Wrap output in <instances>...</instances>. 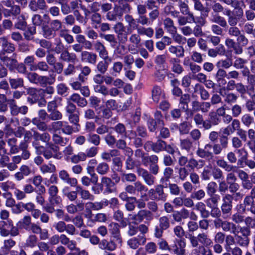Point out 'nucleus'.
I'll return each mask as SVG.
<instances>
[{
	"label": "nucleus",
	"instance_id": "obj_3",
	"mask_svg": "<svg viewBox=\"0 0 255 255\" xmlns=\"http://www.w3.org/2000/svg\"><path fill=\"white\" fill-rule=\"evenodd\" d=\"M194 255H212V251L209 248L212 246L213 241L209 235L205 232L199 233L196 236L189 235L188 237Z\"/></svg>",
	"mask_w": 255,
	"mask_h": 255
},
{
	"label": "nucleus",
	"instance_id": "obj_17",
	"mask_svg": "<svg viewBox=\"0 0 255 255\" xmlns=\"http://www.w3.org/2000/svg\"><path fill=\"white\" fill-rule=\"evenodd\" d=\"M58 188L55 185L50 186L48 189V200L52 205H58L61 201L60 197L58 195Z\"/></svg>",
	"mask_w": 255,
	"mask_h": 255
},
{
	"label": "nucleus",
	"instance_id": "obj_61",
	"mask_svg": "<svg viewBox=\"0 0 255 255\" xmlns=\"http://www.w3.org/2000/svg\"><path fill=\"white\" fill-rule=\"evenodd\" d=\"M48 113V118L51 121L61 120L63 118L62 114L58 110H53L47 111Z\"/></svg>",
	"mask_w": 255,
	"mask_h": 255
},
{
	"label": "nucleus",
	"instance_id": "obj_32",
	"mask_svg": "<svg viewBox=\"0 0 255 255\" xmlns=\"http://www.w3.org/2000/svg\"><path fill=\"white\" fill-rule=\"evenodd\" d=\"M60 58L64 61L75 63L78 61L77 55L74 53H70L68 50H64L60 55Z\"/></svg>",
	"mask_w": 255,
	"mask_h": 255
},
{
	"label": "nucleus",
	"instance_id": "obj_23",
	"mask_svg": "<svg viewBox=\"0 0 255 255\" xmlns=\"http://www.w3.org/2000/svg\"><path fill=\"white\" fill-rule=\"evenodd\" d=\"M0 61L2 63V65L5 66L10 71L15 70L17 65V60L12 57L0 55Z\"/></svg>",
	"mask_w": 255,
	"mask_h": 255
},
{
	"label": "nucleus",
	"instance_id": "obj_36",
	"mask_svg": "<svg viewBox=\"0 0 255 255\" xmlns=\"http://www.w3.org/2000/svg\"><path fill=\"white\" fill-rule=\"evenodd\" d=\"M194 93L200 95L202 100H206L209 98L210 94L204 87L199 84H196L194 87Z\"/></svg>",
	"mask_w": 255,
	"mask_h": 255
},
{
	"label": "nucleus",
	"instance_id": "obj_30",
	"mask_svg": "<svg viewBox=\"0 0 255 255\" xmlns=\"http://www.w3.org/2000/svg\"><path fill=\"white\" fill-rule=\"evenodd\" d=\"M210 149H211V144L207 143L204 146V148H198L196 153L200 158H212L213 156V153L209 151Z\"/></svg>",
	"mask_w": 255,
	"mask_h": 255
},
{
	"label": "nucleus",
	"instance_id": "obj_19",
	"mask_svg": "<svg viewBox=\"0 0 255 255\" xmlns=\"http://www.w3.org/2000/svg\"><path fill=\"white\" fill-rule=\"evenodd\" d=\"M192 109L196 113H198L201 111L203 113H207L210 108L211 104L210 102H200L198 101H193L191 103Z\"/></svg>",
	"mask_w": 255,
	"mask_h": 255
},
{
	"label": "nucleus",
	"instance_id": "obj_38",
	"mask_svg": "<svg viewBox=\"0 0 255 255\" xmlns=\"http://www.w3.org/2000/svg\"><path fill=\"white\" fill-rule=\"evenodd\" d=\"M151 97L153 101L158 103L164 97L162 90L160 86L155 85L151 90Z\"/></svg>",
	"mask_w": 255,
	"mask_h": 255
},
{
	"label": "nucleus",
	"instance_id": "obj_26",
	"mask_svg": "<svg viewBox=\"0 0 255 255\" xmlns=\"http://www.w3.org/2000/svg\"><path fill=\"white\" fill-rule=\"evenodd\" d=\"M146 239L144 235L138 236L128 240L127 242L128 246L132 249H137L140 245H143L145 244Z\"/></svg>",
	"mask_w": 255,
	"mask_h": 255
},
{
	"label": "nucleus",
	"instance_id": "obj_57",
	"mask_svg": "<svg viewBox=\"0 0 255 255\" xmlns=\"http://www.w3.org/2000/svg\"><path fill=\"white\" fill-rule=\"evenodd\" d=\"M96 170L98 174L104 175L109 172L110 167L109 164L106 162H102L98 164Z\"/></svg>",
	"mask_w": 255,
	"mask_h": 255
},
{
	"label": "nucleus",
	"instance_id": "obj_45",
	"mask_svg": "<svg viewBox=\"0 0 255 255\" xmlns=\"http://www.w3.org/2000/svg\"><path fill=\"white\" fill-rule=\"evenodd\" d=\"M138 135L142 137H145L147 136V133L146 128L142 126H138L136 128V131L133 130L130 131V134L128 136V138L131 139L134 136Z\"/></svg>",
	"mask_w": 255,
	"mask_h": 255
},
{
	"label": "nucleus",
	"instance_id": "obj_13",
	"mask_svg": "<svg viewBox=\"0 0 255 255\" xmlns=\"http://www.w3.org/2000/svg\"><path fill=\"white\" fill-rule=\"evenodd\" d=\"M223 204L221 206V210L223 214L228 217L231 215L232 209V196L229 194H226L223 197Z\"/></svg>",
	"mask_w": 255,
	"mask_h": 255
},
{
	"label": "nucleus",
	"instance_id": "obj_53",
	"mask_svg": "<svg viewBox=\"0 0 255 255\" xmlns=\"http://www.w3.org/2000/svg\"><path fill=\"white\" fill-rule=\"evenodd\" d=\"M109 231L114 238H117L119 242H121V239L119 238L120 229L119 225L116 223H111L109 225Z\"/></svg>",
	"mask_w": 255,
	"mask_h": 255
},
{
	"label": "nucleus",
	"instance_id": "obj_20",
	"mask_svg": "<svg viewBox=\"0 0 255 255\" xmlns=\"http://www.w3.org/2000/svg\"><path fill=\"white\" fill-rule=\"evenodd\" d=\"M98 56L94 52L88 51H83L80 54L81 62L95 65L97 60Z\"/></svg>",
	"mask_w": 255,
	"mask_h": 255
},
{
	"label": "nucleus",
	"instance_id": "obj_50",
	"mask_svg": "<svg viewBox=\"0 0 255 255\" xmlns=\"http://www.w3.org/2000/svg\"><path fill=\"white\" fill-rule=\"evenodd\" d=\"M236 90L240 94V97L242 99H248L247 95H249L250 92L248 91L246 86L244 85L242 83H237Z\"/></svg>",
	"mask_w": 255,
	"mask_h": 255
},
{
	"label": "nucleus",
	"instance_id": "obj_37",
	"mask_svg": "<svg viewBox=\"0 0 255 255\" xmlns=\"http://www.w3.org/2000/svg\"><path fill=\"white\" fill-rule=\"evenodd\" d=\"M168 194L164 192V186L158 184L156 186L155 201L165 202L167 198Z\"/></svg>",
	"mask_w": 255,
	"mask_h": 255
},
{
	"label": "nucleus",
	"instance_id": "obj_25",
	"mask_svg": "<svg viewBox=\"0 0 255 255\" xmlns=\"http://www.w3.org/2000/svg\"><path fill=\"white\" fill-rule=\"evenodd\" d=\"M235 8L237 10L235 14L232 15L228 18V23L230 26H236L239 22V20L242 18L244 15L243 9L239 6H235Z\"/></svg>",
	"mask_w": 255,
	"mask_h": 255
},
{
	"label": "nucleus",
	"instance_id": "obj_2",
	"mask_svg": "<svg viewBox=\"0 0 255 255\" xmlns=\"http://www.w3.org/2000/svg\"><path fill=\"white\" fill-rule=\"evenodd\" d=\"M127 26L124 25L122 22H118L114 26V31L117 34L119 42L125 44L128 40V36L133 30L140 32L141 31L153 30L151 27H145L139 25L138 19H135L129 14H126L124 16Z\"/></svg>",
	"mask_w": 255,
	"mask_h": 255
},
{
	"label": "nucleus",
	"instance_id": "obj_60",
	"mask_svg": "<svg viewBox=\"0 0 255 255\" xmlns=\"http://www.w3.org/2000/svg\"><path fill=\"white\" fill-rule=\"evenodd\" d=\"M9 82L11 88L13 89H16L19 87L23 86V79L21 78H9Z\"/></svg>",
	"mask_w": 255,
	"mask_h": 255
},
{
	"label": "nucleus",
	"instance_id": "obj_5",
	"mask_svg": "<svg viewBox=\"0 0 255 255\" xmlns=\"http://www.w3.org/2000/svg\"><path fill=\"white\" fill-rule=\"evenodd\" d=\"M213 12L211 14L209 18L210 21L219 24L223 27L227 26V22L225 18L220 16L218 13L221 12L224 10V7L219 2H215L212 5Z\"/></svg>",
	"mask_w": 255,
	"mask_h": 255
},
{
	"label": "nucleus",
	"instance_id": "obj_54",
	"mask_svg": "<svg viewBox=\"0 0 255 255\" xmlns=\"http://www.w3.org/2000/svg\"><path fill=\"white\" fill-rule=\"evenodd\" d=\"M139 222H141L144 219L151 221L153 218V216L151 211L148 210L142 209L138 212Z\"/></svg>",
	"mask_w": 255,
	"mask_h": 255
},
{
	"label": "nucleus",
	"instance_id": "obj_52",
	"mask_svg": "<svg viewBox=\"0 0 255 255\" xmlns=\"http://www.w3.org/2000/svg\"><path fill=\"white\" fill-rule=\"evenodd\" d=\"M91 72V68L88 66L82 67L81 69V72L79 74L78 79L82 83H84L87 80V77Z\"/></svg>",
	"mask_w": 255,
	"mask_h": 255
},
{
	"label": "nucleus",
	"instance_id": "obj_18",
	"mask_svg": "<svg viewBox=\"0 0 255 255\" xmlns=\"http://www.w3.org/2000/svg\"><path fill=\"white\" fill-rule=\"evenodd\" d=\"M114 10L119 18H121L124 13L129 14L131 10V7L127 2H121L119 4H115Z\"/></svg>",
	"mask_w": 255,
	"mask_h": 255
},
{
	"label": "nucleus",
	"instance_id": "obj_11",
	"mask_svg": "<svg viewBox=\"0 0 255 255\" xmlns=\"http://www.w3.org/2000/svg\"><path fill=\"white\" fill-rule=\"evenodd\" d=\"M136 173L138 176L142 178L144 183L149 186H152L154 185L156 181V178L154 175L150 173L147 170L141 167H138L136 169Z\"/></svg>",
	"mask_w": 255,
	"mask_h": 255
},
{
	"label": "nucleus",
	"instance_id": "obj_62",
	"mask_svg": "<svg viewBox=\"0 0 255 255\" xmlns=\"http://www.w3.org/2000/svg\"><path fill=\"white\" fill-rule=\"evenodd\" d=\"M190 101V96L188 94H185L181 96L179 101V106L180 109H187L188 104Z\"/></svg>",
	"mask_w": 255,
	"mask_h": 255
},
{
	"label": "nucleus",
	"instance_id": "obj_33",
	"mask_svg": "<svg viewBox=\"0 0 255 255\" xmlns=\"http://www.w3.org/2000/svg\"><path fill=\"white\" fill-rule=\"evenodd\" d=\"M0 41H1V46L2 50L3 52L10 54L15 51V47L14 45L9 42L6 37H2V39H0Z\"/></svg>",
	"mask_w": 255,
	"mask_h": 255
},
{
	"label": "nucleus",
	"instance_id": "obj_15",
	"mask_svg": "<svg viewBox=\"0 0 255 255\" xmlns=\"http://www.w3.org/2000/svg\"><path fill=\"white\" fill-rule=\"evenodd\" d=\"M221 122V118L218 117L215 112H210L208 114V118L206 119V122L204 126L206 127V130L211 129L213 126H216L220 124Z\"/></svg>",
	"mask_w": 255,
	"mask_h": 255
},
{
	"label": "nucleus",
	"instance_id": "obj_31",
	"mask_svg": "<svg viewBox=\"0 0 255 255\" xmlns=\"http://www.w3.org/2000/svg\"><path fill=\"white\" fill-rule=\"evenodd\" d=\"M117 244L113 240L108 241L103 239L101 241L99 248L103 250L114 251L117 248Z\"/></svg>",
	"mask_w": 255,
	"mask_h": 255
},
{
	"label": "nucleus",
	"instance_id": "obj_6",
	"mask_svg": "<svg viewBox=\"0 0 255 255\" xmlns=\"http://www.w3.org/2000/svg\"><path fill=\"white\" fill-rule=\"evenodd\" d=\"M18 228L14 225L12 220H0V235L7 237L9 235L15 237L19 234Z\"/></svg>",
	"mask_w": 255,
	"mask_h": 255
},
{
	"label": "nucleus",
	"instance_id": "obj_9",
	"mask_svg": "<svg viewBox=\"0 0 255 255\" xmlns=\"http://www.w3.org/2000/svg\"><path fill=\"white\" fill-rule=\"evenodd\" d=\"M128 38L129 42L134 46L138 48L140 45L141 38L140 36L145 35L148 38H151L154 34V30L141 31L140 32L131 33Z\"/></svg>",
	"mask_w": 255,
	"mask_h": 255
},
{
	"label": "nucleus",
	"instance_id": "obj_14",
	"mask_svg": "<svg viewBox=\"0 0 255 255\" xmlns=\"http://www.w3.org/2000/svg\"><path fill=\"white\" fill-rule=\"evenodd\" d=\"M244 213H250L255 216V202L254 200L244 198L243 203L239 206Z\"/></svg>",
	"mask_w": 255,
	"mask_h": 255
},
{
	"label": "nucleus",
	"instance_id": "obj_16",
	"mask_svg": "<svg viewBox=\"0 0 255 255\" xmlns=\"http://www.w3.org/2000/svg\"><path fill=\"white\" fill-rule=\"evenodd\" d=\"M94 48L96 51L98 53L99 56L103 60H109L110 62H112V58L108 56V52L104 45L99 40H97L94 43Z\"/></svg>",
	"mask_w": 255,
	"mask_h": 255
},
{
	"label": "nucleus",
	"instance_id": "obj_56",
	"mask_svg": "<svg viewBox=\"0 0 255 255\" xmlns=\"http://www.w3.org/2000/svg\"><path fill=\"white\" fill-rule=\"evenodd\" d=\"M113 129L119 135L128 138L126 126L123 124L118 123L113 128Z\"/></svg>",
	"mask_w": 255,
	"mask_h": 255
},
{
	"label": "nucleus",
	"instance_id": "obj_55",
	"mask_svg": "<svg viewBox=\"0 0 255 255\" xmlns=\"http://www.w3.org/2000/svg\"><path fill=\"white\" fill-rule=\"evenodd\" d=\"M43 36L45 38L50 39L56 35V32L50 27L47 25L42 26Z\"/></svg>",
	"mask_w": 255,
	"mask_h": 255
},
{
	"label": "nucleus",
	"instance_id": "obj_59",
	"mask_svg": "<svg viewBox=\"0 0 255 255\" xmlns=\"http://www.w3.org/2000/svg\"><path fill=\"white\" fill-rule=\"evenodd\" d=\"M69 122L73 125L76 126V131H79L80 128L79 115L78 113H72L67 115Z\"/></svg>",
	"mask_w": 255,
	"mask_h": 255
},
{
	"label": "nucleus",
	"instance_id": "obj_48",
	"mask_svg": "<svg viewBox=\"0 0 255 255\" xmlns=\"http://www.w3.org/2000/svg\"><path fill=\"white\" fill-rule=\"evenodd\" d=\"M169 51L176 57L179 58L183 57L184 56V49L182 46L170 45L168 48Z\"/></svg>",
	"mask_w": 255,
	"mask_h": 255
},
{
	"label": "nucleus",
	"instance_id": "obj_42",
	"mask_svg": "<svg viewBox=\"0 0 255 255\" xmlns=\"http://www.w3.org/2000/svg\"><path fill=\"white\" fill-rule=\"evenodd\" d=\"M96 121L108 120L112 117L113 113L111 109L104 108L97 113Z\"/></svg>",
	"mask_w": 255,
	"mask_h": 255
},
{
	"label": "nucleus",
	"instance_id": "obj_63",
	"mask_svg": "<svg viewBox=\"0 0 255 255\" xmlns=\"http://www.w3.org/2000/svg\"><path fill=\"white\" fill-rule=\"evenodd\" d=\"M242 124L247 127H250L255 123L254 118L250 114H245L241 118Z\"/></svg>",
	"mask_w": 255,
	"mask_h": 255
},
{
	"label": "nucleus",
	"instance_id": "obj_35",
	"mask_svg": "<svg viewBox=\"0 0 255 255\" xmlns=\"http://www.w3.org/2000/svg\"><path fill=\"white\" fill-rule=\"evenodd\" d=\"M227 77V72L224 69L219 68L215 75V79L220 86H223L227 84V81L225 79Z\"/></svg>",
	"mask_w": 255,
	"mask_h": 255
},
{
	"label": "nucleus",
	"instance_id": "obj_43",
	"mask_svg": "<svg viewBox=\"0 0 255 255\" xmlns=\"http://www.w3.org/2000/svg\"><path fill=\"white\" fill-rule=\"evenodd\" d=\"M205 165V161L200 159L198 161L193 158L189 159L187 167L194 170L195 168L199 169L202 168Z\"/></svg>",
	"mask_w": 255,
	"mask_h": 255
},
{
	"label": "nucleus",
	"instance_id": "obj_28",
	"mask_svg": "<svg viewBox=\"0 0 255 255\" xmlns=\"http://www.w3.org/2000/svg\"><path fill=\"white\" fill-rule=\"evenodd\" d=\"M226 46L229 49H232L235 54L237 55L241 54L243 52V48L241 45L237 43L233 39L227 38L225 41Z\"/></svg>",
	"mask_w": 255,
	"mask_h": 255
},
{
	"label": "nucleus",
	"instance_id": "obj_51",
	"mask_svg": "<svg viewBox=\"0 0 255 255\" xmlns=\"http://www.w3.org/2000/svg\"><path fill=\"white\" fill-rule=\"evenodd\" d=\"M209 198L205 201L207 206L209 208L218 206L221 197L219 195H209Z\"/></svg>",
	"mask_w": 255,
	"mask_h": 255
},
{
	"label": "nucleus",
	"instance_id": "obj_44",
	"mask_svg": "<svg viewBox=\"0 0 255 255\" xmlns=\"http://www.w3.org/2000/svg\"><path fill=\"white\" fill-rule=\"evenodd\" d=\"M3 15L5 17L16 16L20 13L21 9L19 6H14L10 9L3 8L2 10Z\"/></svg>",
	"mask_w": 255,
	"mask_h": 255
},
{
	"label": "nucleus",
	"instance_id": "obj_46",
	"mask_svg": "<svg viewBox=\"0 0 255 255\" xmlns=\"http://www.w3.org/2000/svg\"><path fill=\"white\" fill-rule=\"evenodd\" d=\"M225 52V48L223 45L220 44L216 48H210L208 49V55L212 58H215L219 55H223Z\"/></svg>",
	"mask_w": 255,
	"mask_h": 255
},
{
	"label": "nucleus",
	"instance_id": "obj_47",
	"mask_svg": "<svg viewBox=\"0 0 255 255\" xmlns=\"http://www.w3.org/2000/svg\"><path fill=\"white\" fill-rule=\"evenodd\" d=\"M17 139L15 137L8 138L6 140L8 146L10 147L9 154H14L19 152V148L17 145Z\"/></svg>",
	"mask_w": 255,
	"mask_h": 255
},
{
	"label": "nucleus",
	"instance_id": "obj_8",
	"mask_svg": "<svg viewBox=\"0 0 255 255\" xmlns=\"http://www.w3.org/2000/svg\"><path fill=\"white\" fill-rule=\"evenodd\" d=\"M170 226V216L169 215L160 217L158 219V225L156 226L154 228V237L156 238H161L163 231L167 230Z\"/></svg>",
	"mask_w": 255,
	"mask_h": 255
},
{
	"label": "nucleus",
	"instance_id": "obj_22",
	"mask_svg": "<svg viewBox=\"0 0 255 255\" xmlns=\"http://www.w3.org/2000/svg\"><path fill=\"white\" fill-rule=\"evenodd\" d=\"M60 179L64 183L70 185L71 187H75L78 184V181L74 177H71L68 172L64 169L61 170L58 173Z\"/></svg>",
	"mask_w": 255,
	"mask_h": 255
},
{
	"label": "nucleus",
	"instance_id": "obj_49",
	"mask_svg": "<svg viewBox=\"0 0 255 255\" xmlns=\"http://www.w3.org/2000/svg\"><path fill=\"white\" fill-rule=\"evenodd\" d=\"M195 209L200 212L202 218H207L209 217L210 212L206 210L205 204L204 203L197 202L195 205Z\"/></svg>",
	"mask_w": 255,
	"mask_h": 255
},
{
	"label": "nucleus",
	"instance_id": "obj_64",
	"mask_svg": "<svg viewBox=\"0 0 255 255\" xmlns=\"http://www.w3.org/2000/svg\"><path fill=\"white\" fill-rule=\"evenodd\" d=\"M204 57H206V55L195 50L193 51L191 55V60L194 62L199 64L203 62Z\"/></svg>",
	"mask_w": 255,
	"mask_h": 255
},
{
	"label": "nucleus",
	"instance_id": "obj_39",
	"mask_svg": "<svg viewBox=\"0 0 255 255\" xmlns=\"http://www.w3.org/2000/svg\"><path fill=\"white\" fill-rule=\"evenodd\" d=\"M239 226H237L232 222L224 221L222 229L223 231L230 232L233 234H237V230L239 229Z\"/></svg>",
	"mask_w": 255,
	"mask_h": 255
},
{
	"label": "nucleus",
	"instance_id": "obj_27",
	"mask_svg": "<svg viewBox=\"0 0 255 255\" xmlns=\"http://www.w3.org/2000/svg\"><path fill=\"white\" fill-rule=\"evenodd\" d=\"M28 7L31 10L35 12L38 10H45L47 6L45 0H30Z\"/></svg>",
	"mask_w": 255,
	"mask_h": 255
},
{
	"label": "nucleus",
	"instance_id": "obj_40",
	"mask_svg": "<svg viewBox=\"0 0 255 255\" xmlns=\"http://www.w3.org/2000/svg\"><path fill=\"white\" fill-rule=\"evenodd\" d=\"M76 187V190H77V192L80 196V197L83 200H94L95 199V197L93 195L90 193V192L85 189H84L82 186L80 185H76L75 186Z\"/></svg>",
	"mask_w": 255,
	"mask_h": 255
},
{
	"label": "nucleus",
	"instance_id": "obj_10",
	"mask_svg": "<svg viewBox=\"0 0 255 255\" xmlns=\"http://www.w3.org/2000/svg\"><path fill=\"white\" fill-rule=\"evenodd\" d=\"M53 227L57 232L61 233L66 232L69 235H74L76 234V229L74 225L66 224L64 221H59L53 224Z\"/></svg>",
	"mask_w": 255,
	"mask_h": 255
},
{
	"label": "nucleus",
	"instance_id": "obj_34",
	"mask_svg": "<svg viewBox=\"0 0 255 255\" xmlns=\"http://www.w3.org/2000/svg\"><path fill=\"white\" fill-rule=\"evenodd\" d=\"M68 99L71 102L77 104L78 106L85 107L87 105L88 102L85 98L82 97L77 93L73 94Z\"/></svg>",
	"mask_w": 255,
	"mask_h": 255
},
{
	"label": "nucleus",
	"instance_id": "obj_21",
	"mask_svg": "<svg viewBox=\"0 0 255 255\" xmlns=\"http://www.w3.org/2000/svg\"><path fill=\"white\" fill-rule=\"evenodd\" d=\"M101 190L103 187H105L104 193L110 194L115 191L114 187L115 186V182L110 177L103 176L101 178Z\"/></svg>",
	"mask_w": 255,
	"mask_h": 255
},
{
	"label": "nucleus",
	"instance_id": "obj_41",
	"mask_svg": "<svg viewBox=\"0 0 255 255\" xmlns=\"http://www.w3.org/2000/svg\"><path fill=\"white\" fill-rule=\"evenodd\" d=\"M163 25L164 28L170 34L177 32V27L174 25V21L171 18H165L163 20Z\"/></svg>",
	"mask_w": 255,
	"mask_h": 255
},
{
	"label": "nucleus",
	"instance_id": "obj_58",
	"mask_svg": "<svg viewBox=\"0 0 255 255\" xmlns=\"http://www.w3.org/2000/svg\"><path fill=\"white\" fill-rule=\"evenodd\" d=\"M33 125L36 126L37 129L40 131H45L48 129L47 124L43 121H41L38 118H33L31 120Z\"/></svg>",
	"mask_w": 255,
	"mask_h": 255
},
{
	"label": "nucleus",
	"instance_id": "obj_7",
	"mask_svg": "<svg viewBox=\"0 0 255 255\" xmlns=\"http://www.w3.org/2000/svg\"><path fill=\"white\" fill-rule=\"evenodd\" d=\"M251 234L250 229L247 227H239L237 234H234L238 244L242 247H247L250 242L249 236Z\"/></svg>",
	"mask_w": 255,
	"mask_h": 255
},
{
	"label": "nucleus",
	"instance_id": "obj_4",
	"mask_svg": "<svg viewBox=\"0 0 255 255\" xmlns=\"http://www.w3.org/2000/svg\"><path fill=\"white\" fill-rule=\"evenodd\" d=\"M226 157L229 163L235 164L237 162L239 166L243 167V163L248 157V152L245 148L235 149L228 152Z\"/></svg>",
	"mask_w": 255,
	"mask_h": 255
},
{
	"label": "nucleus",
	"instance_id": "obj_1",
	"mask_svg": "<svg viewBox=\"0 0 255 255\" xmlns=\"http://www.w3.org/2000/svg\"><path fill=\"white\" fill-rule=\"evenodd\" d=\"M51 136L47 132L40 133L37 130L33 131L32 145L38 154H42L46 159L54 158L60 159L62 154L60 152L59 145H66L69 139L63 137L57 133H54L52 136L53 142H50Z\"/></svg>",
	"mask_w": 255,
	"mask_h": 255
},
{
	"label": "nucleus",
	"instance_id": "obj_12",
	"mask_svg": "<svg viewBox=\"0 0 255 255\" xmlns=\"http://www.w3.org/2000/svg\"><path fill=\"white\" fill-rule=\"evenodd\" d=\"M186 243L184 239L176 240L174 244L170 247V251L176 255H186Z\"/></svg>",
	"mask_w": 255,
	"mask_h": 255
},
{
	"label": "nucleus",
	"instance_id": "obj_24",
	"mask_svg": "<svg viewBox=\"0 0 255 255\" xmlns=\"http://www.w3.org/2000/svg\"><path fill=\"white\" fill-rule=\"evenodd\" d=\"M178 6L179 8L180 12L183 15L188 16L189 18L191 19V21L196 22L195 16L193 12L190 11L189 7L188 4V0H181L178 3Z\"/></svg>",
	"mask_w": 255,
	"mask_h": 255
},
{
	"label": "nucleus",
	"instance_id": "obj_29",
	"mask_svg": "<svg viewBox=\"0 0 255 255\" xmlns=\"http://www.w3.org/2000/svg\"><path fill=\"white\" fill-rule=\"evenodd\" d=\"M55 80V75L54 74H50L48 76L39 75L37 85L45 87L47 85H50L54 84Z\"/></svg>",
	"mask_w": 255,
	"mask_h": 255
}]
</instances>
